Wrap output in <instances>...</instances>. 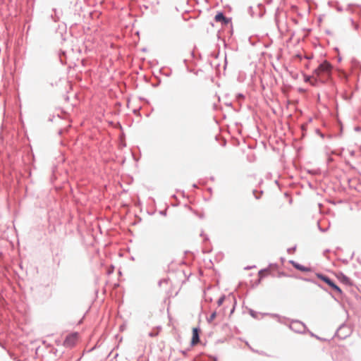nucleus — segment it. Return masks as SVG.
Returning <instances> with one entry per match:
<instances>
[{
  "mask_svg": "<svg viewBox=\"0 0 361 361\" xmlns=\"http://www.w3.org/2000/svg\"><path fill=\"white\" fill-rule=\"evenodd\" d=\"M331 71V65L326 61H324L314 71V75H315L314 80L324 82L330 78Z\"/></svg>",
  "mask_w": 361,
  "mask_h": 361,
  "instance_id": "nucleus-1",
  "label": "nucleus"
},
{
  "mask_svg": "<svg viewBox=\"0 0 361 361\" xmlns=\"http://www.w3.org/2000/svg\"><path fill=\"white\" fill-rule=\"evenodd\" d=\"M79 339L78 333H72L68 335L63 342V345L68 348L74 346Z\"/></svg>",
  "mask_w": 361,
  "mask_h": 361,
  "instance_id": "nucleus-2",
  "label": "nucleus"
},
{
  "mask_svg": "<svg viewBox=\"0 0 361 361\" xmlns=\"http://www.w3.org/2000/svg\"><path fill=\"white\" fill-rule=\"evenodd\" d=\"M336 278L339 280L340 282L342 283L347 285V286H351L352 282L350 279L344 275L343 273H338L336 274Z\"/></svg>",
  "mask_w": 361,
  "mask_h": 361,
  "instance_id": "nucleus-3",
  "label": "nucleus"
},
{
  "mask_svg": "<svg viewBox=\"0 0 361 361\" xmlns=\"http://www.w3.org/2000/svg\"><path fill=\"white\" fill-rule=\"evenodd\" d=\"M214 19L216 22H221L224 25H227L231 23V19L226 18L222 13H218Z\"/></svg>",
  "mask_w": 361,
  "mask_h": 361,
  "instance_id": "nucleus-4",
  "label": "nucleus"
},
{
  "mask_svg": "<svg viewBox=\"0 0 361 361\" xmlns=\"http://www.w3.org/2000/svg\"><path fill=\"white\" fill-rule=\"evenodd\" d=\"M200 342L199 329L197 328L192 329V336L191 340V345H195Z\"/></svg>",
  "mask_w": 361,
  "mask_h": 361,
  "instance_id": "nucleus-5",
  "label": "nucleus"
},
{
  "mask_svg": "<svg viewBox=\"0 0 361 361\" xmlns=\"http://www.w3.org/2000/svg\"><path fill=\"white\" fill-rule=\"evenodd\" d=\"M317 277L327 283L330 287H331L334 283L327 276H324L322 274H317Z\"/></svg>",
  "mask_w": 361,
  "mask_h": 361,
  "instance_id": "nucleus-6",
  "label": "nucleus"
},
{
  "mask_svg": "<svg viewBox=\"0 0 361 361\" xmlns=\"http://www.w3.org/2000/svg\"><path fill=\"white\" fill-rule=\"evenodd\" d=\"M291 264L293 265L294 267H295L298 270H300V271H310V269L302 266V265H300L295 262H291Z\"/></svg>",
  "mask_w": 361,
  "mask_h": 361,
  "instance_id": "nucleus-7",
  "label": "nucleus"
},
{
  "mask_svg": "<svg viewBox=\"0 0 361 361\" xmlns=\"http://www.w3.org/2000/svg\"><path fill=\"white\" fill-rule=\"evenodd\" d=\"M314 78H315V75H313V76H312V77H311V76H305V82H310L312 85H315V83H314V82H316V81L314 80Z\"/></svg>",
  "mask_w": 361,
  "mask_h": 361,
  "instance_id": "nucleus-8",
  "label": "nucleus"
},
{
  "mask_svg": "<svg viewBox=\"0 0 361 361\" xmlns=\"http://www.w3.org/2000/svg\"><path fill=\"white\" fill-rule=\"evenodd\" d=\"M269 271L268 269L260 270L259 271V276L260 278H262L263 276H267V274H269Z\"/></svg>",
  "mask_w": 361,
  "mask_h": 361,
  "instance_id": "nucleus-9",
  "label": "nucleus"
},
{
  "mask_svg": "<svg viewBox=\"0 0 361 361\" xmlns=\"http://www.w3.org/2000/svg\"><path fill=\"white\" fill-rule=\"evenodd\" d=\"M331 288L335 291H336L338 294H341L342 293L341 289L338 286H336L335 283L331 286Z\"/></svg>",
  "mask_w": 361,
  "mask_h": 361,
  "instance_id": "nucleus-10",
  "label": "nucleus"
},
{
  "mask_svg": "<svg viewBox=\"0 0 361 361\" xmlns=\"http://www.w3.org/2000/svg\"><path fill=\"white\" fill-rule=\"evenodd\" d=\"M331 288L335 291H336L338 294H341L342 293L341 289L338 286H336L335 283L331 286Z\"/></svg>",
  "mask_w": 361,
  "mask_h": 361,
  "instance_id": "nucleus-11",
  "label": "nucleus"
},
{
  "mask_svg": "<svg viewBox=\"0 0 361 361\" xmlns=\"http://www.w3.org/2000/svg\"><path fill=\"white\" fill-rule=\"evenodd\" d=\"M216 313L215 312H213V313L210 315L209 318L208 319V322H212V321L216 318Z\"/></svg>",
  "mask_w": 361,
  "mask_h": 361,
  "instance_id": "nucleus-12",
  "label": "nucleus"
},
{
  "mask_svg": "<svg viewBox=\"0 0 361 361\" xmlns=\"http://www.w3.org/2000/svg\"><path fill=\"white\" fill-rule=\"evenodd\" d=\"M224 299H225V298H224V296H223V297H221V298L218 300V301H217V304H218V305H219V306H221V305H222V303H223V302H224Z\"/></svg>",
  "mask_w": 361,
  "mask_h": 361,
  "instance_id": "nucleus-13",
  "label": "nucleus"
},
{
  "mask_svg": "<svg viewBox=\"0 0 361 361\" xmlns=\"http://www.w3.org/2000/svg\"><path fill=\"white\" fill-rule=\"evenodd\" d=\"M312 56H308L307 59H311Z\"/></svg>",
  "mask_w": 361,
  "mask_h": 361,
  "instance_id": "nucleus-14",
  "label": "nucleus"
}]
</instances>
